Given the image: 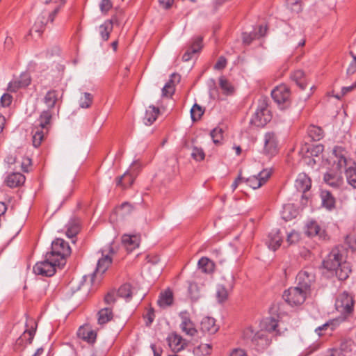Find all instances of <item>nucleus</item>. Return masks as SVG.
I'll use <instances>...</instances> for the list:
<instances>
[{
  "instance_id": "1",
  "label": "nucleus",
  "mask_w": 356,
  "mask_h": 356,
  "mask_svg": "<svg viewBox=\"0 0 356 356\" xmlns=\"http://www.w3.org/2000/svg\"><path fill=\"white\" fill-rule=\"evenodd\" d=\"M344 248L337 246L332 250L323 261V268L331 275H335L339 280H345L350 273V267L343 257Z\"/></svg>"
},
{
  "instance_id": "2",
  "label": "nucleus",
  "mask_w": 356,
  "mask_h": 356,
  "mask_svg": "<svg viewBox=\"0 0 356 356\" xmlns=\"http://www.w3.org/2000/svg\"><path fill=\"white\" fill-rule=\"evenodd\" d=\"M179 318V327L184 333L179 334V351L184 349L191 350L197 342V330L186 312H181Z\"/></svg>"
},
{
  "instance_id": "3",
  "label": "nucleus",
  "mask_w": 356,
  "mask_h": 356,
  "mask_svg": "<svg viewBox=\"0 0 356 356\" xmlns=\"http://www.w3.org/2000/svg\"><path fill=\"white\" fill-rule=\"evenodd\" d=\"M66 0H60L59 5L56 7L51 13L42 11L36 18L34 24L32 26L29 31V35H31L33 32L38 33L40 35L45 29V26L49 22L52 23L57 14L59 13L60 8L64 6Z\"/></svg>"
},
{
  "instance_id": "4",
  "label": "nucleus",
  "mask_w": 356,
  "mask_h": 356,
  "mask_svg": "<svg viewBox=\"0 0 356 356\" xmlns=\"http://www.w3.org/2000/svg\"><path fill=\"white\" fill-rule=\"evenodd\" d=\"M71 248L67 242L58 238L51 243V251L47 252L49 257H52L58 261V265H65L66 259L71 254Z\"/></svg>"
},
{
  "instance_id": "5",
  "label": "nucleus",
  "mask_w": 356,
  "mask_h": 356,
  "mask_svg": "<svg viewBox=\"0 0 356 356\" xmlns=\"http://www.w3.org/2000/svg\"><path fill=\"white\" fill-rule=\"evenodd\" d=\"M49 254L46 253L43 261L37 262L33 270L35 275L44 277H51L56 272V268H62L64 265H58V261L52 257H48Z\"/></svg>"
},
{
  "instance_id": "6",
  "label": "nucleus",
  "mask_w": 356,
  "mask_h": 356,
  "mask_svg": "<svg viewBox=\"0 0 356 356\" xmlns=\"http://www.w3.org/2000/svg\"><path fill=\"white\" fill-rule=\"evenodd\" d=\"M202 47V38L197 37L187 48L181 58V60L184 64L179 67L183 72L188 73L193 68L194 61L192 59V56L195 54L200 52Z\"/></svg>"
},
{
  "instance_id": "7",
  "label": "nucleus",
  "mask_w": 356,
  "mask_h": 356,
  "mask_svg": "<svg viewBox=\"0 0 356 356\" xmlns=\"http://www.w3.org/2000/svg\"><path fill=\"white\" fill-rule=\"evenodd\" d=\"M102 257L98 260L95 272L90 276V282L92 284L94 282L95 277L98 273L102 275L108 269L112 263L111 255L114 254L115 251L111 245H109L102 250Z\"/></svg>"
},
{
  "instance_id": "8",
  "label": "nucleus",
  "mask_w": 356,
  "mask_h": 356,
  "mask_svg": "<svg viewBox=\"0 0 356 356\" xmlns=\"http://www.w3.org/2000/svg\"><path fill=\"white\" fill-rule=\"evenodd\" d=\"M309 293L298 286L291 287L284 292L283 298L291 305H299L305 302Z\"/></svg>"
},
{
  "instance_id": "9",
  "label": "nucleus",
  "mask_w": 356,
  "mask_h": 356,
  "mask_svg": "<svg viewBox=\"0 0 356 356\" xmlns=\"http://www.w3.org/2000/svg\"><path fill=\"white\" fill-rule=\"evenodd\" d=\"M353 297L344 291L338 296L335 302V307L341 314H348L353 310Z\"/></svg>"
},
{
  "instance_id": "10",
  "label": "nucleus",
  "mask_w": 356,
  "mask_h": 356,
  "mask_svg": "<svg viewBox=\"0 0 356 356\" xmlns=\"http://www.w3.org/2000/svg\"><path fill=\"white\" fill-rule=\"evenodd\" d=\"M270 120L269 111L264 102L257 109L250 122L257 127H264Z\"/></svg>"
},
{
  "instance_id": "11",
  "label": "nucleus",
  "mask_w": 356,
  "mask_h": 356,
  "mask_svg": "<svg viewBox=\"0 0 356 356\" xmlns=\"http://www.w3.org/2000/svg\"><path fill=\"white\" fill-rule=\"evenodd\" d=\"M31 76L27 72H24L16 79L9 82L7 90L10 92H16L19 89L26 88L31 84Z\"/></svg>"
},
{
  "instance_id": "12",
  "label": "nucleus",
  "mask_w": 356,
  "mask_h": 356,
  "mask_svg": "<svg viewBox=\"0 0 356 356\" xmlns=\"http://www.w3.org/2000/svg\"><path fill=\"white\" fill-rule=\"evenodd\" d=\"M297 281L298 287L309 293L311 285L315 281V275L311 270H304L298 274Z\"/></svg>"
},
{
  "instance_id": "13",
  "label": "nucleus",
  "mask_w": 356,
  "mask_h": 356,
  "mask_svg": "<svg viewBox=\"0 0 356 356\" xmlns=\"http://www.w3.org/2000/svg\"><path fill=\"white\" fill-rule=\"evenodd\" d=\"M277 152V140L275 133H266L264 136V153L268 156H273L275 155Z\"/></svg>"
},
{
  "instance_id": "14",
  "label": "nucleus",
  "mask_w": 356,
  "mask_h": 356,
  "mask_svg": "<svg viewBox=\"0 0 356 356\" xmlns=\"http://www.w3.org/2000/svg\"><path fill=\"white\" fill-rule=\"evenodd\" d=\"M332 154L334 155V168L336 170L340 171L348 163V161L344 154V150L341 147H336L333 149Z\"/></svg>"
},
{
  "instance_id": "15",
  "label": "nucleus",
  "mask_w": 356,
  "mask_h": 356,
  "mask_svg": "<svg viewBox=\"0 0 356 356\" xmlns=\"http://www.w3.org/2000/svg\"><path fill=\"white\" fill-rule=\"evenodd\" d=\"M134 168L129 171H126L122 176L116 178V185L120 186L123 189L130 187L136 176L138 175L137 172H133Z\"/></svg>"
},
{
  "instance_id": "16",
  "label": "nucleus",
  "mask_w": 356,
  "mask_h": 356,
  "mask_svg": "<svg viewBox=\"0 0 356 356\" xmlns=\"http://www.w3.org/2000/svg\"><path fill=\"white\" fill-rule=\"evenodd\" d=\"M271 96L275 102H276L278 104H281L286 102L289 99L290 96L289 90L286 86L281 85L276 87L272 91Z\"/></svg>"
},
{
  "instance_id": "17",
  "label": "nucleus",
  "mask_w": 356,
  "mask_h": 356,
  "mask_svg": "<svg viewBox=\"0 0 356 356\" xmlns=\"http://www.w3.org/2000/svg\"><path fill=\"white\" fill-rule=\"evenodd\" d=\"M77 335L79 338L90 344L94 343L97 338V332L88 325L80 327L78 330Z\"/></svg>"
},
{
  "instance_id": "18",
  "label": "nucleus",
  "mask_w": 356,
  "mask_h": 356,
  "mask_svg": "<svg viewBox=\"0 0 356 356\" xmlns=\"http://www.w3.org/2000/svg\"><path fill=\"white\" fill-rule=\"evenodd\" d=\"M187 296L192 302L197 301L202 296V287L193 281L187 282Z\"/></svg>"
},
{
  "instance_id": "19",
  "label": "nucleus",
  "mask_w": 356,
  "mask_h": 356,
  "mask_svg": "<svg viewBox=\"0 0 356 356\" xmlns=\"http://www.w3.org/2000/svg\"><path fill=\"white\" fill-rule=\"evenodd\" d=\"M174 298L173 293L170 289H167L164 291H161L157 300L158 305L165 309L173 304Z\"/></svg>"
},
{
  "instance_id": "20",
  "label": "nucleus",
  "mask_w": 356,
  "mask_h": 356,
  "mask_svg": "<svg viewBox=\"0 0 356 356\" xmlns=\"http://www.w3.org/2000/svg\"><path fill=\"white\" fill-rule=\"evenodd\" d=\"M218 325L216 324L214 318L205 317L201 321V330L202 332H207L209 334H213L218 332Z\"/></svg>"
},
{
  "instance_id": "21",
  "label": "nucleus",
  "mask_w": 356,
  "mask_h": 356,
  "mask_svg": "<svg viewBox=\"0 0 356 356\" xmlns=\"http://www.w3.org/2000/svg\"><path fill=\"white\" fill-rule=\"evenodd\" d=\"M122 242L128 251H132L139 246L140 236L138 235L124 234Z\"/></svg>"
},
{
  "instance_id": "22",
  "label": "nucleus",
  "mask_w": 356,
  "mask_h": 356,
  "mask_svg": "<svg viewBox=\"0 0 356 356\" xmlns=\"http://www.w3.org/2000/svg\"><path fill=\"white\" fill-rule=\"evenodd\" d=\"M282 241L280 236V230L274 229L268 236L266 243L269 249L275 251L280 245Z\"/></svg>"
},
{
  "instance_id": "23",
  "label": "nucleus",
  "mask_w": 356,
  "mask_h": 356,
  "mask_svg": "<svg viewBox=\"0 0 356 356\" xmlns=\"http://www.w3.org/2000/svg\"><path fill=\"white\" fill-rule=\"evenodd\" d=\"M305 233L309 236H318L321 238H325V231L322 230L315 221H311L307 224Z\"/></svg>"
},
{
  "instance_id": "24",
  "label": "nucleus",
  "mask_w": 356,
  "mask_h": 356,
  "mask_svg": "<svg viewBox=\"0 0 356 356\" xmlns=\"http://www.w3.org/2000/svg\"><path fill=\"white\" fill-rule=\"evenodd\" d=\"M58 91L56 90H50L47 91L43 98V102L47 107V109H53L59 100Z\"/></svg>"
},
{
  "instance_id": "25",
  "label": "nucleus",
  "mask_w": 356,
  "mask_h": 356,
  "mask_svg": "<svg viewBox=\"0 0 356 356\" xmlns=\"http://www.w3.org/2000/svg\"><path fill=\"white\" fill-rule=\"evenodd\" d=\"M295 186L300 192L305 193L311 188L310 179L305 174H300L295 181Z\"/></svg>"
},
{
  "instance_id": "26",
  "label": "nucleus",
  "mask_w": 356,
  "mask_h": 356,
  "mask_svg": "<svg viewBox=\"0 0 356 356\" xmlns=\"http://www.w3.org/2000/svg\"><path fill=\"white\" fill-rule=\"evenodd\" d=\"M5 181L8 187L15 188L24 183L25 177L22 173L13 172L6 177Z\"/></svg>"
},
{
  "instance_id": "27",
  "label": "nucleus",
  "mask_w": 356,
  "mask_h": 356,
  "mask_svg": "<svg viewBox=\"0 0 356 356\" xmlns=\"http://www.w3.org/2000/svg\"><path fill=\"white\" fill-rule=\"evenodd\" d=\"M65 227L67 236L72 238V241L74 243L75 241L73 238L76 237L81 229L79 221L75 219L70 220Z\"/></svg>"
},
{
  "instance_id": "28",
  "label": "nucleus",
  "mask_w": 356,
  "mask_h": 356,
  "mask_svg": "<svg viewBox=\"0 0 356 356\" xmlns=\"http://www.w3.org/2000/svg\"><path fill=\"white\" fill-rule=\"evenodd\" d=\"M98 324L103 325L108 322L111 321L113 317V313L112 311V308L110 307H107L100 309L98 313Z\"/></svg>"
},
{
  "instance_id": "29",
  "label": "nucleus",
  "mask_w": 356,
  "mask_h": 356,
  "mask_svg": "<svg viewBox=\"0 0 356 356\" xmlns=\"http://www.w3.org/2000/svg\"><path fill=\"white\" fill-rule=\"evenodd\" d=\"M159 113V108L154 106H149L143 118L145 124L147 126L151 125L156 120Z\"/></svg>"
},
{
  "instance_id": "30",
  "label": "nucleus",
  "mask_w": 356,
  "mask_h": 356,
  "mask_svg": "<svg viewBox=\"0 0 356 356\" xmlns=\"http://www.w3.org/2000/svg\"><path fill=\"white\" fill-rule=\"evenodd\" d=\"M177 76L175 72L170 75V79L162 88V96L163 97H171L175 92V83L173 78Z\"/></svg>"
},
{
  "instance_id": "31",
  "label": "nucleus",
  "mask_w": 356,
  "mask_h": 356,
  "mask_svg": "<svg viewBox=\"0 0 356 356\" xmlns=\"http://www.w3.org/2000/svg\"><path fill=\"white\" fill-rule=\"evenodd\" d=\"M324 181L328 185L337 188L341 184V178L338 172H327L324 175Z\"/></svg>"
},
{
  "instance_id": "32",
  "label": "nucleus",
  "mask_w": 356,
  "mask_h": 356,
  "mask_svg": "<svg viewBox=\"0 0 356 356\" xmlns=\"http://www.w3.org/2000/svg\"><path fill=\"white\" fill-rule=\"evenodd\" d=\"M35 333V330L33 329L24 331L23 334L16 341L15 350H19V347L22 346L25 340H26L29 344H31L33 341Z\"/></svg>"
},
{
  "instance_id": "33",
  "label": "nucleus",
  "mask_w": 356,
  "mask_h": 356,
  "mask_svg": "<svg viewBox=\"0 0 356 356\" xmlns=\"http://www.w3.org/2000/svg\"><path fill=\"white\" fill-rule=\"evenodd\" d=\"M53 116V112L50 109L43 111L39 118L38 119V127L43 129L50 124L51 120Z\"/></svg>"
},
{
  "instance_id": "34",
  "label": "nucleus",
  "mask_w": 356,
  "mask_h": 356,
  "mask_svg": "<svg viewBox=\"0 0 356 356\" xmlns=\"http://www.w3.org/2000/svg\"><path fill=\"white\" fill-rule=\"evenodd\" d=\"M323 206L328 210H331L334 207L335 199L330 192L323 191L321 194Z\"/></svg>"
},
{
  "instance_id": "35",
  "label": "nucleus",
  "mask_w": 356,
  "mask_h": 356,
  "mask_svg": "<svg viewBox=\"0 0 356 356\" xmlns=\"http://www.w3.org/2000/svg\"><path fill=\"white\" fill-rule=\"evenodd\" d=\"M291 79L296 82L301 90H305L307 87L305 72L302 70H298L295 71L291 74Z\"/></svg>"
},
{
  "instance_id": "36",
  "label": "nucleus",
  "mask_w": 356,
  "mask_h": 356,
  "mask_svg": "<svg viewBox=\"0 0 356 356\" xmlns=\"http://www.w3.org/2000/svg\"><path fill=\"white\" fill-rule=\"evenodd\" d=\"M198 266L204 273H209L214 269L213 262L207 257H202L198 261Z\"/></svg>"
},
{
  "instance_id": "37",
  "label": "nucleus",
  "mask_w": 356,
  "mask_h": 356,
  "mask_svg": "<svg viewBox=\"0 0 356 356\" xmlns=\"http://www.w3.org/2000/svg\"><path fill=\"white\" fill-rule=\"evenodd\" d=\"M112 31L113 28L110 22H104V23L99 27L100 36L104 41H107L108 40Z\"/></svg>"
},
{
  "instance_id": "38",
  "label": "nucleus",
  "mask_w": 356,
  "mask_h": 356,
  "mask_svg": "<svg viewBox=\"0 0 356 356\" xmlns=\"http://www.w3.org/2000/svg\"><path fill=\"white\" fill-rule=\"evenodd\" d=\"M167 342L169 347L175 353V355L169 356H178V355H177L178 353V334L175 332L170 334L167 337Z\"/></svg>"
},
{
  "instance_id": "39",
  "label": "nucleus",
  "mask_w": 356,
  "mask_h": 356,
  "mask_svg": "<svg viewBox=\"0 0 356 356\" xmlns=\"http://www.w3.org/2000/svg\"><path fill=\"white\" fill-rule=\"evenodd\" d=\"M229 293L223 285H218L216 289V298L218 303H222L228 299Z\"/></svg>"
},
{
  "instance_id": "40",
  "label": "nucleus",
  "mask_w": 356,
  "mask_h": 356,
  "mask_svg": "<svg viewBox=\"0 0 356 356\" xmlns=\"http://www.w3.org/2000/svg\"><path fill=\"white\" fill-rule=\"evenodd\" d=\"M32 134L33 145L35 147H38L41 145V143L44 137L43 129L36 127L33 129Z\"/></svg>"
},
{
  "instance_id": "41",
  "label": "nucleus",
  "mask_w": 356,
  "mask_h": 356,
  "mask_svg": "<svg viewBox=\"0 0 356 356\" xmlns=\"http://www.w3.org/2000/svg\"><path fill=\"white\" fill-rule=\"evenodd\" d=\"M117 295L119 297L129 300L132 297L131 286L128 283L122 284L118 289Z\"/></svg>"
},
{
  "instance_id": "42",
  "label": "nucleus",
  "mask_w": 356,
  "mask_h": 356,
  "mask_svg": "<svg viewBox=\"0 0 356 356\" xmlns=\"http://www.w3.org/2000/svg\"><path fill=\"white\" fill-rule=\"evenodd\" d=\"M219 85L225 95H229L233 94L234 90V87L224 76L219 78Z\"/></svg>"
},
{
  "instance_id": "43",
  "label": "nucleus",
  "mask_w": 356,
  "mask_h": 356,
  "mask_svg": "<svg viewBox=\"0 0 356 356\" xmlns=\"http://www.w3.org/2000/svg\"><path fill=\"white\" fill-rule=\"evenodd\" d=\"M346 176L348 184L356 188V170L353 166L350 165L346 170Z\"/></svg>"
},
{
  "instance_id": "44",
  "label": "nucleus",
  "mask_w": 356,
  "mask_h": 356,
  "mask_svg": "<svg viewBox=\"0 0 356 356\" xmlns=\"http://www.w3.org/2000/svg\"><path fill=\"white\" fill-rule=\"evenodd\" d=\"M204 109L200 105L195 104L191 110V118L193 121H197L200 119L204 114Z\"/></svg>"
},
{
  "instance_id": "45",
  "label": "nucleus",
  "mask_w": 356,
  "mask_h": 356,
  "mask_svg": "<svg viewBox=\"0 0 356 356\" xmlns=\"http://www.w3.org/2000/svg\"><path fill=\"white\" fill-rule=\"evenodd\" d=\"M277 322L274 318H267L262 322V327L269 332L276 330Z\"/></svg>"
},
{
  "instance_id": "46",
  "label": "nucleus",
  "mask_w": 356,
  "mask_h": 356,
  "mask_svg": "<svg viewBox=\"0 0 356 356\" xmlns=\"http://www.w3.org/2000/svg\"><path fill=\"white\" fill-rule=\"evenodd\" d=\"M93 96L89 92H84L83 96L80 99L79 105L81 108H88L92 104Z\"/></svg>"
},
{
  "instance_id": "47",
  "label": "nucleus",
  "mask_w": 356,
  "mask_h": 356,
  "mask_svg": "<svg viewBox=\"0 0 356 356\" xmlns=\"http://www.w3.org/2000/svg\"><path fill=\"white\" fill-rule=\"evenodd\" d=\"M245 182L252 188L257 189L262 186L258 176H252L245 179Z\"/></svg>"
},
{
  "instance_id": "48",
  "label": "nucleus",
  "mask_w": 356,
  "mask_h": 356,
  "mask_svg": "<svg viewBox=\"0 0 356 356\" xmlns=\"http://www.w3.org/2000/svg\"><path fill=\"white\" fill-rule=\"evenodd\" d=\"M222 129L221 128L216 127L213 129L211 133V137L215 144H219L222 138Z\"/></svg>"
},
{
  "instance_id": "49",
  "label": "nucleus",
  "mask_w": 356,
  "mask_h": 356,
  "mask_svg": "<svg viewBox=\"0 0 356 356\" xmlns=\"http://www.w3.org/2000/svg\"><path fill=\"white\" fill-rule=\"evenodd\" d=\"M191 156L195 161H202L204 159L205 154L202 149L194 147L193 148Z\"/></svg>"
},
{
  "instance_id": "50",
  "label": "nucleus",
  "mask_w": 356,
  "mask_h": 356,
  "mask_svg": "<svg viewBox=\"0 0 356 356\" xmlns=\"http://www.w3.org/2000/svg\"><path fill=\"white\" fill-rule=\"evenodd\" d=\"M113 7L111 0H101L99 9L103 14H106Z\"/></svg>"
},
{
  "instance_id": "51",
  "label": "nucleus",
  "mask_w": 356,
  "mask_h": 356,
  "mask_svg": "<svg viewBox=\"0 0 356 356\" xmlns=\"http://www.w3.org/2000/svg\"><path fill=\"white\" fill-rule=\"evenodd\" d=\"M270 175L271 170L268 169H265L257 175L260 180V182L261 183L262 185H264L266 183V181L268 179Z\"/></svg>"
},
{
  "instance_id": "52",
  "label": "nucleus",
  "mask_w": 356,
  "mask_h": 356,
  "mask_svg": "<svg viewBox=\"0 0 356 356\" xmlns=\"http://www.w3.org/2000/svg\"><path fill=\"white\" fill-rule=\"evenodd\" d=\"M255 336V330L252 327H248L243 331V338L252 342Z\"/></svg>"
},
{
  "instance_id": "53",
  "label": "nucleus",
  "mask_w": 356,
  "mask_h": 356,
  "mask_svg": "<svg viewBox=\"0 0 356 356\" xmlns=\"http://www.w3.org/2000/svg\"><path fill=\"white\" fill-rule=\"evenodd\" d=\"M122 12L120 11L118 13L113 15L110 19H107L105 22H110L112 25V28L113 29L114 25H116V26L120 25V22L122 20Z\"/></svg>"
},
{
  "instance_id": "54",
  "label": "nucleus",
  "mask_w": 356,
  "mask_h": 356,
  "mask_svg": "<svg viewBox=\"0 0 356 356\" xmlns=\"http://www.w3.org/2000/svg\"><path fill=\"white\" fill-rule=\"evenodd\" d=\"M310 134H311V136L313 138L314 140H319L322 138V136H323V131L319 127H314L310 130Z\"/></svg>"
},
{
  "instance_id": "55",
  "label": "nucleus",
  "mask_w": 356,
  "mask_h": 356,
  "mask_svg": "<svg viewBox=\"0 0 356 356\" xmlns=\"http://www.w3.org/2000/svg\"><path fill=\"white\" fill-rule=\"evenodd\" d=\"M300 239V234L295 231H292L287 236V242L290 244L296 243Z\"/></svg>"
},
{
  "instance_id": "56",
  "label": "nucleus",
  "mask_w": 356,
  "mask_h": 356,
  "mask_svg": "<svg viewBox=\"0 0 356 356\" xmlns=\"http://www.w3.org/2000/svg\"><path fill=\"white\" fill-rule=\"evenodd\" d=\"M13 101V97L8 93L3 94L0 99L1 104L3 107L9 106Z\"/></svg>"
},
{
  "instance_id": "57",
  "label": "nucleus",
  "mask_w": 356,
  "mask_h": 356,
  "mask_svg": "<svg viewBox=\"0 0 356 356\" xmlns=\"http://www.w3.org/2000/svg\"><path fill=\"white\" fill-rule=\"evenodd\" d=\"M116 302L115 293L113 291H110L104 297V302L108 305H113Z\"/></svg>"
},
{
  "instance_id": "58",
  "label": "nucleus",
  "mask_w": 356,
  "mask_h": 356,
  "mask_svg": "<svg viewBox=\"0 0 356 356\" xmlns=\"http://www.w3.org/2000/svg\"><path fill=\"white\" fill-rule=\"evenodd\" d=\"M123 211V214L127 215L132 212L134 206L128 202H123L119 207Z\"/></svg>"
},
{
  "instance_id": "59",
  "label": "nucleus",
  "mask_w": 356,
  "mask_h": 356,
  "mask_svg": "<svg viewBox=\"0 0 356 356\" xmlns=\"http://www.w3.org/2000/svg\"><path fill=\"white\" fill-rule=\"evenodd\" d=\"M155 317L154 314V310L153 308H150L148 309L147 314L144 316V318L146 319V325L149 326L154 321Z\"/></svg>"
},
{
  "instance_id": "60",
  "label": "nucleus",
  "mask_w": 356,
  "mask_h": 356,
  "mask_svg": "<svg viewBox=\"0 0 356 356\" xmlns=\"http://www.w3.org/2000/svg\"><path fill=\"white\" fill-rule=\"evenodd\" d=\"M227 60L224 56H220L214 65V69L220 70L226 67Z\"/></svg>"
},
{
  "instance_id": "61",
  "label": "nucleus",
  "mask_w": 356,
  "mask_h": 356,
  "mask_svg": "<svg viewBox=\"0 0 356 356\" xmlns=\"http://www.w3.org/2000/svg\"><path fill=\"white\" fill-rule=\"evenodd\" d=\"M257 37V33H243V41L244 43L249 44L255 38Z\"/></svg>"
},
{
  "instance_id": "62",
  "label": "nucleus",
  "mask_w": 356,
  "mask_h": 356,
  "mask_svg": "<svg viewBox=\"0 0 356 356\" xmlns=\"http://www.w3.org/2000/svg\"><path fill=\"white\" fill-rule=\"evenodd\" d=\"M197 349L200 350L204 355H207L210 353L211 346L209 344L204 343L200 345L197 347Z\"/></svg>"
},
{
  "instance_id": "63",
  "label": "nucleus",
  "mask_w": 356,
  "mask_h": 356,
  "mask_svg": "<svg viewBox=\"0 0 356 356\" xmlns=\"http://www.w3.org/2000/svg\"><path fill=\"white\" fill-rule=\"evenodd\" d=\"M356 72V61H352L347 70H346V74L348 76H350Z\"/></svg>"
},
{
  "instance_id": "64",
  "label": "nucleus",
  "mask_w": 356,
  "mask_h": 356,
  "mask_svg": "<svg viewBox=\"0 0 356 356\" xmlns=\"http://www.w3.org/2000/svg\"><path fill=\"white\" fill-rule=\"evenodd\" d=\"M326 356H345L343 351L338 349H333L328 352Z\"/></svg>"
}]
</instances>
